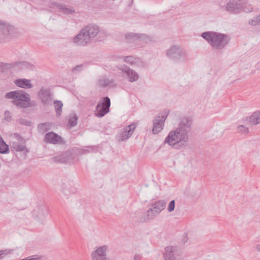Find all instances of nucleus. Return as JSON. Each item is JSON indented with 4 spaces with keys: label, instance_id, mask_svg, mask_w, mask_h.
<instances>
[{
    "label": "nucleus",
    "instance_id": "nucleus-1",
    "mask_svg": "<svg viewBox=\"0 0 260 260\" xmlns=\"http://www.w3.org/2000/svg\"><path fill=\"white\" fill-rule=\"evenodd\" d=\"M192 123V119L189 117L180 118L178 126L169 133L164 143L177 150L185 149L189 142V133L191 129Z\"/></svg>",
    "mask_w": 260,
    "mask_h": 260
},
{
    "label": "nucleus",
    "instance_id": "nucleus-2",
    "mask_svg": "<svg viewBox=\"0 0 260 260\" xmlns=\"http://www.w3.org/2000/svg\"><path fill=\"white\" fill-rule=\"evenodd\" d=\"M201 37L207 41L213 49L217 50L224 48L230 40L227 35L212 31L203 32Z\"/></svg>",
    "mask_w": 260,
    "mask_h": 260
},
{
    "label": "nucleus",
    "instance_id": "nucleus-3",
    "mask_svg": "<svg viewBox=\"0 0 260 260\" xmlns=\"http://www.w3.org/2000/svg\"><path fill=\"white\" fill-rule=\"evenodd\" d=\"M5 98L12 99V103L19 108L26 109L32 106L30 96L26 91L22 90L11 91L7 92Z\"/></svg>",
    "mask_w": 260,
    "mask_h": 260
},
{
    "label": "nucleus",
    "instance_id": "nucleus-4",
    "mask_svg": "<svg viewBox=\"0 0 260 260\" xmlns=\"http://www.w3.org/2000/svg\"><path fill=\"white\" fill-rule=\"evenodd\" d=\"M247 0H230L226 4L225 9L230 13L238 14L242 12L250 13L253 8L250 5H246Z\"/></svg>",
    "mask_w": 260,
    "mask_h": 260
},
{
    "label": "nucleus",
    "instance_id": "nucleus-5",
    "mask_svg": "<svg viewBox=\"0 0 260 260\" xmlns=\"http://www.w3.org/2000/svg\"><path fill=\"white\" fill-rule=\"evenodd\" d=\"M169 112V110L165 109L154 117L153 120V128L152 130L153 134H158L162 131L164 127L165 121Z\"/></svg>",
    "mask_w": 260,
    "mask_h": 260
},
{
    "label": "nucleus",
    "instance_id": "nucleus-6",
    "mask_svg": "<svg viewBox=\"0 0 260 260\" xmlns=\"http://www.w3.org/2000/svg\"><path fill=\"white\" fill-rule=\"evenodd\" d=\"M186 55V51L178 45L171 46L166 52L167 56L174 61L183 59Z\"/></svg>",
    "mask_w": 260,
    "mask_h": 260
},
{
    "label": "nucleus",
    "instance_id": "nucleus-7",
    "mask_svg": "<svg viewBox=\"0 0 260 260\" xmlns=\"http://www.w3.org/2000/svg\"><path fill=\"white\" fill-rule=\"evenodd\" d=\"M117 68L121 71L122 76L129 82H135L139 80L140 75L134 69L125 64H120Z\"/></svg>",
    "mask_w": 260,
    "mask_h": 260
},
{
    "label": "nucleus",
    "instance_id": "nucleus-8",
    "mask_svg": "<svg viewBox=\"0 0 260 260\" xmlns=\"http://www.w3.org/2000/svg\"><path fill=\"white\" fill-rule=\"evenodd\" d=\"M110 105V100L108 96L101 98L95 108L94 115L98 117L104 116L109 112Z\"/></svg>",
    "mask_w": 260,
    "mask_h": 260
},
{
    "label": "nucleus",
    "instance_id": "nucleus-9",
    "mask_svg": "<svg viewBox=\"0 0 260 260\" xmlns=\"http://www.w3.org/2000/svg\"><path fill=\"white\" fill-rule=\"evenodd\" d=\"M181 249L176 246H168L165 248V260H180L182 256Z\"/></svg>",
    "mask_w": 260,
    "mask_h": 260
},
{
    "label": "nucleus",
    "instance_id": "nucleus-10",
    "mask_svg": "<svg viewBox=\"0 0 260 260\" xmlns=\"http://www.w3.org/2000/svg\"><path fill=\"white\" fill-rule=\"evenodd\" d=\"M115 59H122L124 62L134 67L143 68L145 67L144 61L140 58L135 56H116Z\"/></svg>",
    "mask_w": 260,
    "mask_h": 260
},
{
    "label": "nucleus",
    "instance_id": "nucleus-11",
    "mask_svg": "<svg viewBox=\"0 0 260 260\" xmlns=\"http://www.w3.org/2000/svg\"><path fill=\"white\" fill-rule=\"evenodd\" d=\"M108 246L106 245L98 247L91 253V260H112L107 256Z\"/></svg>",
    "mask_w": 260,
    "mask_h": 260
},
{
    "label": "nucleus",
    "instance_id": "nucleus-12",
    "mask_svg": "<svg viewBox=\"0 0 260 260\" xmlns=\"http://www.w3.org/2000/svg\"><path fill=\"white\" fill-rule=\"evenodd\" d=\"M136 128L135 124H131L128 126H125L123 131L119 133L116 136V139L119 141H124L129 139Z\"/></svg>",
    "mask_w": 260,
    "mask_h": 260
},
{
    "label": "nucleus",
    "instance_id": "nucleus-13",
    "mask_svg": "<svg viewBox=\"0 0 260 260\" xmlns=\"http://www.w3.org/2000/svg\"><path fill=\"white\" fill-rule=\"evenodd\" d=\"M43 141L46 143L52 144H62L64 143L63 139L54 132H49L46 134Z\"/></svg>",
    "mask_w": 260,
    "mask_h": 260
},
{
    "label": "nucleus",
    "instance_id": "nucleus-14",
    "mask_svg": "<svg viewBox=\"0 0 260 260\" xmlns=\"http://www.w3.org/2000/svg\"><path fill=\"white\" fill-rule=\"evenodd\" d=\"M90 42V40L83 28L73 39V42L78 46H85L89 44Z\"/></svg>",
    "mask_w": 260,
    "mask_h": 260
},
{
    "label": "nucleus",
    "instance_id": "nucleus-15",
    "mask_svg": "<svg viewBox=\"0 0 260 260\" xmlns=\"http://www.w3.org/2000/svg\"><path fill=\"white\" fill-rule=\"evenodd\" d=\"M38 97L45 105L50 104L52 101V95L50 89L48 88L41 87L38 92Z\"/></svg>",
    "mask_w": 260,
    "mask_h": 260
},
{
    "label": "nucleus",
    "instance_id": "nucleus-16",
    "mask_svg": "<svg viewBox=\"0 0 260 260\" xmlns=\"http://www.w3.org/2000/svg\"><path fill=\"white\" fill-rule=\"evenodd\" d=\"M84 31L91 41L97 36H100L103 32L100 31V29L96 25H89L83 28Z\"/></svg>",
    "mask_w": 260,
    "mask_h": 260
},
{
    "label": "nucleus",
    "instance_id": "nucleus-17",
    "mask_svg": "<svg viewBox=\"0 0 260 260\" xmlns=\"http://www.w3.org/2000/svg\"><path fill=\"white\" fill-rule=\"evenodd\" d=\"M14 83L17 86L24 89H29L33 86L31 81L26 79H16Z\"/></svg>",
    "mask_w": 260,
    "mask_h": 260
},
{
    "label": "nucleus",
    "instance_id": "nucleus-18",
    "mask_svg": "<svg viewBox=\"0 0 260 260\" xmlns=\"http://www.w3.org/2000/svg\"><path fill=\"white\" fill-rule=\"evenodd\" d=\"M72 185V183L70 181L67 179L62 180L61 183V189L64 194L68 195L72 192H74V189L73 188Z\"/></svg>",
    "mask_w": 260,
    "mask_h": 260
},
{
    "label": "nucleus",
    "instance_id": "nucleus-19",
    "mask_svg": "<svg viewBox=\"0 0 260 260\" xmlns=\"http://www.w3.org/2000/svg\"><path fill=\"white\" fill-rule=\"evenodd\" d=\"M14 30V26L10 25L5 21L0 20V31L5 35L8 36Z\"/></svg>",
    "mask_w": 260,
    "mask_h": 260
},
{
    "label": "nucleus",
    "instance_id": "nucleus-20",
    "mask_svg": "<svg viewBox=\"0 0 260 260\" xmlns=\"http://www.w3.org/2000/svg\"><path fill=\"white\" fill-rule=\"evenodd\" d=\"M48 212L47 208L45 206L40 207L38 210H35L33 215L39 220H43L45 218Z\"/></svg>",
    "mask_w": 260,
    "mask_h": 260
},
{
    "label": "nucleus",
    "instance_id": "nucleus-21",
    "mask_svg": "<svg viewBox=\"0 0 260 260\" xmlns=\"http://www.w3.org/2000/svg\"><path fill=\"white\" fill-rule=\"evenodd\" d=\"M15 65L19 66L21 69H29L33 70L34 69V66L28 62H15L11 64H5V66L7 68H12L14 67Z\"/></svg>",
    "mask_w": 260,
    "mask_h": 260
},
{
    "label": "nucleus",
    "instance_id": "nucleus-22",
    "mask_svg": "<svg viewBox=\"0 0 260 260\" xmlns=\"http://www.w3.org/2000/svg\"><path fill=\"white\" fill-rule=\"evenodd\" d=\"M166 205V203L164 200H159L152 204V208L155 211L156 214H159L163 210Z\"/></svg>",
    "mask_w": 260,
    "mask_h": 260
},
{
    "label": "nucleus",
    "instance_id": "nucleus-23",
    "mask_svg": "<svg viewBox=\"0 0 260 260\" xmlns=\"http://www.w3.org/2000/svg\"><path fill=\"white\" fill-rule=\"evenodd\" d=\"M98 85L101 87H111L114 86V82L112 80H110L106 77H101L98 81Z\"/></svg>",
    "mask_w": 260,
    "mask_h": 260
},
{
    "label": "nucleus",
    "instance_id": "nucleus-24",
    "mask_svg": "<svg viewBox=\"0 0 260 260\" xmlns=\"http://www.w3.org/2000/svg\"><path fill=\"white\" fill-rule=\"evenodd\" d=\"M158 214H156L155 211L152 208H150L146 213V217H142L138 219L139 222H145L147 220L152 219Z\"/></svg>",
    "mask_w": 260,
    "mask_h": 260
},
{
    "label": "nucleus",
    "instance_id": "nucleus-25",
    "mask_svg": "<svg viewBox=\"0 0 260 260\" xmlns=\"http://www.w3.org/2000/svg\"><path fill=\"white\" fill-rule=\"evenodd\" d=\"M249 121L253 125L260 123V111L254 112L250 117Z\"/></svg>",
    "mask_w": 260,
    "mask_h": 260
},
{
    "label": "nucleus",
    "instance_id": "nucleus-26",
    "mask_svg": "<svg viewBox=\"0 0 260 260\" xmlns=\"http://www.w3.org/2000/svg\"><path fill=\"white\" fill-rule=\"evenodd\" d=\"M12 150L16 152L25 151V153H27L29 151L24 145H20L18 143H14L11 146Z\"/></svg>",
    "mask_w": 260,
    "mask_h": 260
},
{
    "label": "nucleus",
    "instance_id": "nucleus-27",
    "mask_svg": "<svg viewBox=\"0 0 260 260\" xmlns=\"http://www.w3.org/2000/svg\"><path fill=\"white\" fill-rule=\"evenodd\" d=\"M145 36L142 34H135L133 32H128L125 34V38L127 40H139V39H144L145 38Z\"/></svg>",
    "mask_w": 260,
    "mask_h": 260
},
{
    "label": "nucleus",
    "instance_id": "nucleus-28",
    "mask_svg": "<svg viewBox=\"0 0 260 260\" xmlns=\"http://www.w3.org/2000/svg\"><path fill=\"white\" fill-rule=\"evenodd\" d=\"M56 7L64 14H72L74 12L75 10L73 8L71 7H67L64 5H56Z\"/></svg>",
    "mask_w": 260,
    "mask_h": 260
},
{
    "label": "nucleus",
    "instance_id": "nucleus-29",
    "mask_svg": "<svg viewBox=\"0 0 260 260\" xmlns=\"http://www.w3.org/2000/svg\"><path fill=\"white\" fill-rule=\"evenodd\" d=\"M9 152V146L4 142L3 138L0 136V153L2 154H7Z\"/></svg>",
    "mask_w": 260,
    "mask_h": 260
},
{
    "label": "nucleus",
    "instance_id": "nucleus-30",
    "mask_svg": "<svg viewBox=\"0 0 260 260\" xmlns=\"http://www.w3.org/2000/svg\"><path fill=\"white\" fill-rule=\"evenodd\" d=\"M57 116H60L62 111L63 104L60 101H55L54 102Z\"/></svg>",
    "mask_w": 260,
    "mask_h": 260
},
{
    "label": "nucleus",
    "instance_id": "nucleus-31",
    "mask_svg": "<svg viewBox=\"0 0 260 260\" xmlns=\"http://www.w3.org/2000/svg\"><path fill=\"white\" fill-rule=\"evenodd\" d=\"M236 131L241 135H247L249 133V129L243 125H240L237 127Z\"/></svg>",
    "mask_w": 260,
    "mask_h": 260
},
{
    "label": "nucleus",
    "instance_id": "nucleus-32",
    "mask_svg": "<svg viewBox=\"0 0 260 260\" xmlns=\"http://www.w3.org/2000/svg\"><path fill=\"white\" fill-rule=\"evenodd\" d=\"M50 125L47 123H43L38 125V129L42 134L45 133L49 130Z\"/></svg>",
    "mask_w": 260,
    "mask_h": 260
},
{
    "label": "nucleus",
    "instance_id": "nucleus-33",
    "mask_svg": "<svg viewBox=\"0 0 260 260\" xmlns=\"http://www.w3.org/2000/svg\"><path fill=\"white\" fill-rule=\"evenodd\" d=\"M248 23L252 26L260 25V14L249 20Z\"/></svg>",
    "mask_w": 260,
    "mask_h": 260
},
{
    "label": "nucleus",
    "instance_id": "nucleus-34",
    "mask_svg": "<svg viewBox=\"0 0 260 260\" xmlns=\"http://www.w3.org/2000/svg\"><path fill=\"white\" fill-rule=\"evenodd\" d=\"M13 252V249H5L0 250V259L3 258L6 255L11 254Z\"/></svg>",
    "mask_w": 260,
    "mask_h": 260
},
{
    "label": "nucleus",
    "instance_id": "nucleus-35",
    "mask_svg": "<svg viewBox=\"0 0 260 260\" xmlns=\"http://www.w3.org/2000/svg\"><path fill=\"white\" fill-rule=\"evenodd\" d=\"M12 120L11 113L9 110H6L4 113V118L3 121L10 122Z\"/></svg>",
    "mask_w": 260,
    "mask_h": 260
},
{
    "label": "nucleus",
    "instance_id": "nucleus-36",
    "mask_svg": "<svg viewBox=\"0 0 260 260\" xmlns=\"http://www.w3.org/2000/svg\"><path fill=\"white\" fill-rule=\"evenodd\" d=\"M78 117L75 115L70 118L69 120V125L71 127H74L77 124Z\"/></svg>",
    "mask_w": 260,
    "mask_h": 260
},
{
    "label": "nucleus",
    "instance_id": "nucleus-37",
    "mask_svg": "<svg viewBox=\"0 0 260 260\" xmlns=\"http://www.w3.org/2000/svg\"><path fill=\"white\" fill-rule=\"evenodd\" d=\"M175 207V200H172L169 203V204L168 205V207L167 208L168 211L169 212H171L173 211L174 210Z\"/></svg>",
    "mask_w": 260,
    "mask_h": 260
},
{
    "label": "nucleus",
    "instance_id": "nucleus-38",
    "mask_svg": "<svg viewBox=\"0 0 260 260\" xmlns=\"http://www.w3.org/2000/svg\"><path fill=\"white\" fill-rule=\"evenodd\" d=\"M19 122L21 124L28 125V126H30L31 123V122L30 121L25 119L24 118H21L19 119Z\"/></svg>",
    "mask_w": 260,
    "mask_h": 260
},
{
    "label": "nucleus",
    "instance_id": "nucleus-39",
    "mask_svg": "<svg viewBox=\"0 0 260 260\" xmlns=\"http://www.w3.org/2000/svg\"><path fill=\"white\" fill-rule=\"evenodd\" d=\"M26 258V260H42V257L37 255H31Z\"/></svg>",
    "mask_w": 260,
    "mask_h": 260
},
{
    "label": "nucleus",
    "instance_id": "nucleus-40",
    "mask_svg": "<svg viewBox=\"0 0 260 260\" xmlns=\"http://www.w3.org/2000/svg\"><path fill=\"white\" fill-rule=\"evenodd\" d=\"M83 67V65H82V64L77 66L73 69V71H74V72L80 71L82 70Z\"/></svg>",
    "mask_w": 260,
    "mask_h": 260
},
{
    "label": "nucleus",
    "instance_id": "nucleus-41",
    "mask_svg": "<svg viewBox=\"0 0 260 260\" xmlns=\"http://www.w3.org/2000/svg\"><path fill=\"white\" fill-rule=\"evenodd\" d=\"M141 256L139 254H136L134 257L133 260H141Z\"/></svg>",
    "mask_w": 260,
    "mask_h": 260
},
{
    "label": "nucleus",
    "instance_id": "nucleus-42",
    "mask_svg": "<svg viewBox=\"0 0 260 260\" xmlns=\"http://www.w3.org/2000/svg\"><path fill=\"white\" fill-rule=\"evenodd\" d=\"M90 152V150L87 149H83L82 150V152H81V154H86Z\"/></svg>",
    "mask_w": 260,
    "mask_h": 260
},
{
    "label": "nucleus",
    "instance_id": "nucleus-43",
    "mask_svg": "<svg viewBox=\"0 0 260 260\" xmlns=\"http://www.w3.org/2000/svg\"><path fill=\"white\" fill-rule=\"evenodd\" d=\"M256 249L260 252V244H258L256 246Z\"/></svg>",
    "mask_w": 260,
    "mask_h": 260
},
{
    "label": "nucleus",
    "instance_id": "nucleus-44",
    "mask_svg": "<svg viewBox=\"0 0 260 260\" xmlns=\"http://www.w3.org/2000/svg\"><path fill=\"white\" fill-rule=\"evenodd\" d=\"M88 147V148H90V149H93V147H92V146L89 147H89Z\"/></svg>",
    "mask_w": 260,
    "mask_h": 260
}]
</instances>
